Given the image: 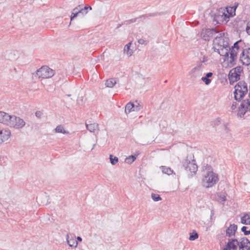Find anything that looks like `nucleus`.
<instances>
[{
	"mask_svg": "<svg viewBox=\"0 0 250 250\" xmlns=\"http://www.w3.org/2000/svg\"><path fill=\"white\" fill-rule=\"evenodd\" d=\"M42 112L41 111H37L35 113L36 116L38 118H40L42 116Z\"/></svg>",
	"mask_w": 250,
	"mask_h": 250,
	"instance_id": "42",
	"label": "nucleus"
},
{
	"mask_svg": "<svg viewBox=\"0 0 250 250\" xmlns=\"http://www.w3.org/2000/svg\"><path fill=\"white\" fill-rule=\"evenodd\" d=\"M229 39L225 37V34L224 33H220L219 36H217L214 41V42L218 44V45L220 46V49L223 51H225V56L226 57L229 56Z\"/></svg>",
	"mask_w": 250,
	"mask_h": 250,
	"instance_id": "4",
	"label": "nucleus"
},
{
	"mask_svg": "<svg viewBox=\"0 0 250 250\" xmlns=\"http://www.w3.org/2000/svg\"><path fill=\"white\" fill-rule=\"evenodd\" d=\"M109 159H110V163L112 165H115L118 162V158L116 156L114 157L111 154H110L109 155Z\"/></svg>",
	"mask_w": 250,
	"mask_h": 250,
	"instance_id": "31",
	"label": "nucleus"
},
{
	"mask_svg": "<svg viewBox=\"0 0 250 250\" xmlns=\"http://www.w3.org/2000/svg\"><path fill=\"white\" fill-rule=\"evenodd\" d=\"M116 83V80L114 78H112L106 80L105 85L107 87H113Z\"/></svg>",
	"mask_w": 250,
	"mask_h": 250,
	"instance_id": "24",
	"label": "nucleus"
},
{
	"mask_svg": "<svg viewBox=\"0 0 250 250\" xmlns=\"http://www.w3.org/2000/svg\"><path fill=\"white\" fill-rule=\"evenodd\" d=\"M240 74L236 72L230 71L229 74V83L232 84L234 82H237L240 79Z\"/></svg>",
	"mask_w": 250,
	"mask_h": 250,
	"instance_id": "16",
	"label": "nucleus"
},
{
	"mask_svg": "<svg viewBox=\"0 0 250 250\" xmlns=\"http://www.w3.org/2000/svg\"><path fill=\"white\" fill-rule=\"evenodd\" d=\"M201 80L204 82L206 85H208L211 82V80L207 77V76L203 77Z\"/></svg>",
	"mask_w": 250,
	"mask_h": 250,
	"instance_id": "37",
	"label": "nucleus"
},
{
	"mask_svg": "<svg viewBox=\"0 0 250 250\" xmlns=\"http://www.w3.org/2000/svg\"><path fill=\"white\" fill-rule=\"evenodd\" d=\"M218 32V30L215 28L203 29L201 33V37L204 40L208 41Z\"/></svg>",
	"mask_w": 250,
	"mask_h": 250,
	"instance_id": "9",
	"label": "nucleus"
},
{
	"mask_svg": "<svg viewBox=\"0 0 250 250\" xmlns=\"http://www.w3.org/2000/svg\"><path fill=\"white\" fill-rule=\"evenodd\" d=\"M77 240L79 241H82V238L80 237V236H78L77 237Z\"/></svg>",
	"mask_w": 250,
	"mask_h": 250,
	"instance_id": "52",
	"label": "nucleus"
},
{
	"mask_svg": "<svg viewBox=\"0 0 250 250\" xmlns=\"http://www.w3.org/2000/svg\"><path fill=\"white\" fill-rule=\"evenodd\" d=\"M25 125V122L23 119L20 117L13 116L9 126L16 128H21Z\"/></svg>",
	"mask_w": 250,
	"mask_h": 250,
	"instance_id": "10",
	"label": "nucleus"
},
{
	"mask_svg": "<svg viewBox=\"0 0 250 250\" xmlns=\"http://www.w3.org/2000/svg\"><path fill=\"white\" fill-rule=\"evenodd\" d=\"M151 198L155 202L159 201L162 200L160 195L152 193L151 195Z\"/></svg>",
	"mask_w": 250,
	"mask_h": 250,
	"instance_id": "34",
	"label": "nucleus"
},
{
	"mask_svg": "<svg viewBox=\"0 0 250 250\" xmlns=\"http://www.w3.org/2000/svg\"><path fill=\"white\" fill-rule=\"evenodd\" d=\"M78 8L75 7L73 9L72 14L70 17L71 21L73 20L74 18H75L77 16L80 15V11L78 10Z\"/></svg>",
	"mask_w": 250,
	"mask_h": 250,
	"instance_id": "28",
	"label": "nucleus"
},
{
	"mask_svg": "<svg viewBox=\"0 0 250 250\" xmlns=\"http://www.w3.org/2000/svg\"><path fill=\"white\" fill-rule=\"evenodd\" d=\"M77 103L78 104H82L83 103V99L79 98L77 100Z\"/></svg>",
	"mask_w": 250,
	"mask_h": 250,
	"instance_id": "48",
	"label": "nucleus"
},
{
	"mask_svg": "<svg viewBox=\"0 0 250 250\" xmlns=\"http://www.w3.org/2000/svg\"><path fill=\"white\" fill-rule=\"evenodd\" d=\"M11 135L9 130H0V144L7 141Z\"/></svg>",
	"mask_w": 250,
	"mask_h": 250,
	"instance_id": "15",
	"label": "nucleus"
},
{
	"mask_svg": "<svg viewBox=\"0 0 250 250\" xmlns=\"http://www.w3.org/2000/svg\"><path fill=\"white\" fill-rule=\"evenodd\" d=\"M131 44V42H129L126 44L124 47V52H126L129 56H131L133 53L132 51L130 48Z\"/></svg>",
	"mask_w": 250,
	"mask_h": 250,
	"instance_id": "26",
	"label": "nucleus"
},
{
	"mask_svg": "<svg viewBox=\"0 0 250 250\" xmlns=\"http://www.w3.org/2000/svg\"><path fill=\"white\" fill-rule=\"evenodd\" d=\"M143 108V105L139 103L137 101L134 104V111H138Z\"/></svg>",
	"mask_w": 250,
	"mask_h": 250,
	"instance_id": "32",
	"label": "nucleus"
},
{
	"mask_svg": "<svg viewBox=\"0 0 250 250\" xmlns=\"http://www.w3.org/2000/svg\"><path fill=\"white\" fill-rule=\"evenodd\" d=\"M77 8L78 9V10L80 11V14L82 15V16L86 15L88 12L86 8L84 7L83 8V6L81 5H78L77 6Z\"/></svg>",
	"mask_w": 250,
	"mask_h": 250,
	"instance_id": "27",
	"label": "nucleus"
},
{
	"mask_svg": "<svg viewBox=\"0 0 250 250\" xmlns=\"http://www.w3.org/2000/svg\"><path fill=\"white\" fill-rule=\"evenodd\" d=\"M157 14L156 13H153V14H146V15H142L140 17V18H147L148 17H150V16H156Z\"/></svg>",
	"mask_w": 250,
	"mask_h": 250,
	"instance_id": "40",
	"label": "nucleus"
},
{
	"mask_svg": "<svg viewBox=\"0 0 250 250\" xmlns=\"http://www.w3.org/2000/svg\"><path fill=\"white\" fill-rule=\"evenodd\" d=\"M247 111L250 112V99L244 100L241 103L237 111V116L242 118Z\"/></svg>",
	"mask_w": 250,
	"mask_h": 250,
	"instance_id": "7",
	"label": "nucleus"
},
{
	"mask_svg": "<svg viewBox=\"0 0 250 250\" xmlns=\"http://www.w3.org/2000/svg\"><path fill=\"white\" fill-rule=\"evenodd\" d=\"M55 131L56 132L61 133L64 134H69V132L68 131L65 130L64 129V127L62 125H59L57 126V127L55 129Z\"/></svg>",
	"mask_w": 250,
	"mask_h": 250,
	"instance_id": "23",
	"label": "nucleus"
},
{
	"mask_svg": "<svg viewBox=\"0 0 250 250\" xmlns=\"http://www.w3.org/2000/svg\"><path fill=\"white\" fill-rule=\"evenodd\" d=\"M136 159V157L135 155H130L125 159V162L127 164H131Z\"/></svg>",
	"mask_w": 250,
	"mask_h": 250,
	"instance_id": "29",
	"label": "nucleus"
},
{
	"mask_svg": "<svg viewBox=\"0 0 250 250\" xmlns=\"http://www.w3.org/2000/svg\"><path fill=\"white\" fill-rule=\"evenodd\" d=\"M230 71H233V72H236L240 75L241 72L243 71V68L241 66H237L231 69Z\"/></svg>",
	"mask_w": 250,
	"mask_h": 250,
	"instance_id": "36",
	"label": "nucleus"
},
{
	"mask_svg": "<svg viewBox=\"0 0 250 250\" xmlns=\"http://www.w3.org/2000/svg\"><path fill=\"white\" fill-rule=\"evenodd\" d=\"M218 175L212 171L208 172L203 179L204 186L207 188L212 187L218 181Z\"/></svg>",
	"mask_w": 250,
	"mask_h": 250,
	"instance_id": "5",
	"label": "nucleus"
},
{
	"mask_svg": "<svg viewBox=\"0 0 250 250\" xmlns=\"http://www.w3.org/2000/svg\"><path fill=\"white\" fill-rule=\"evenodd\" d=\"M218 50H220V51H219V52H219V54H220L221 56H224L225 58H227V57H228H228H226V56H225V51H222L220 49V48L218 49Z\"/></svg>",
	"mask_w": 250,
	"mask_h": 250,
	"instance_id": "47",
	"label": "nucleus"
},
{
	"mask_svg": "<svg viewBox=\"0 0 250 250\" xmlns=\"http://www.w3.org/2000/svg\"><path fill=\"white\" fill-rule=\"evenodd\" d=\"M134 103L129 102L125 106V111L126 113L134 111Z\"/></svg>",
	"mask_w": 250,
	"mask_h": 250,
	"instance_id": "25",
	"label": "nucleus"
},
{
	"mask_svg": "<svg viewBox=\"0 0 250 250\" xmlns=\"http://www.w3.org/2000/svg\"><path fill=\"white\" fill-rule=\"evenodd\" d=\"M241 223L245 225H250V213L245 214L241 218Z\"/></svg>",
	"mask_w": 250,
	"mask_h": 250,
	"instance_id": "20",
	"label": "nucleus"
},
{
	"mask_svg": "<svg viewBox=\"0 0 250 250\" xmlns=\"http://www.w3.org/2000/svg\"><path fill=\"white\" fill-rule=\"evenodd\" d=\"M214 125H218L220 123V120L219 119H216V120L213 121Z\"/></svg>",
	"mask_w": 250,
	"mask_h": 250,
	"instance_id": "46",
	"label": "nucleus"
},
{
	"mask_svg": "<svg viewBox=\"0 0 250 250\" xmlns=\"http://www.w3.org/2000/svg\"><path fill=\"white\" fill-rule=\"evenodd\" d=\"M54 74V71L47 66H43L36 71V75L39 77L43 79L51 78Z\"/></svg>",
	"mask_w": 250,
	"mask_h": 250,
	"instance_id": "6",
	"label": "nucleus"
},
{
	"mask_svg": "<svg viewBox=\"0 0 250 250\" xmlns=\"http://www.w3.org/2000/svg\"><path fill=\"white\" fill-rule=\"evenodd\" d=\"M12 116L4 112L0 111V123L9 126Z\"/></svg>",
	"mask_w": 250,
	"mask_h": 250,
	"instance_id": "12",
	"label": "nucleus"
},
{
	"mask_svg": "<svg viewBox=\"0 0 250 250\" xmlns=\"http://www.w3.org/2000/svg\"><path fill=\"white\" fill-rule=\"evenodd\" d=\"M236 60V57L234 55H230L229 62L232 65H233L235 64V62Z\"/></svg>",
	"mask_w": 250,
	"mask_h": 250,
	"instance_id": "38",
	"label": "nucleus"
},
{
	"mask_svg": "<svg viewBox=\"0 0 250 250\" xmlns=\"http://www.w3.org/2000/svg\"><path fill=\"white\" fill-rule=\"evenodd\" d=\"M240 61L243 65L250 64V48L244 49L240 54Z\"/></svg>",
	"mask_w": 250,
	"mask_h": 250,
	"instance_id": "11",
	"label": "nucleus"
},
{
	"mask_svg": "<svg viewBox=\"0 0 250 250\" xmlns=\"http://www.w3.org/2000/svg\"><path fill=\"white\" fill-rule=\"evenodd\" d=\"M208 60V58L207 57L204 56L203 58V60L202 61V62H207V61Z\"/></svg>",
	"mask_w": 250,
	"mask_h": 250,
	"instance_id": "50",
	"label": "nucleus"
},
{
	"mask_svg": "<svg viewBox=\"0 0 250 250\" xmlns=\"http://www.w3.org/2000/svg\"><path fill=\"white\" fill-rule=\"evenodd\" d=\"M247 229H248V227H246V226H243L241 228V231H242V232H243L244 233L245 235H248L250 234V232L248 231V230H247Z\"/></svg>",
	"mask_w": 250,
	"mask_h": 250,
	"instance_id": "39",
	"label": "nucleus"
},
{
	"mask_svg": "<svg viewBox=\"0 0 250 250\" xmlns=\"http://www.w3.org/2000/svg\"><path fill=\"white\" fill-rule=\"evenodd\" d=\"M240 240L238 241L235 238H229L228 241L222 248L221 250H237L239 248Z\"/></svg>",
	"mask_w": 250,
	"mask_h": 250,
	"instance_id": "8",
	"label": "nucleus"
},
{
	"mask_svg": "<svg viewBox=\"0 0 250 250\" xmlns=\"http://www.w3.org/2000/svg\"><path fill=\"white\" fill-rule=\"evenodd\" d=\"M138 42L139 44H144L147 43V42L142 39H139L138 40Z\"/></svg>",
	"mask_w": 250,
	"mask_h": 250,
	"instance_id": "44",
	"label": "nucleus"
},
{
	"mask_svg": "<svg viewBox=\"0 0 250 250\" xmlns=\"http://www.w3.org/2000/svg\"><path fill=\"white\" fill-rule=\"evenodd\" d=\"M66 241L69 247L76 248L78 245L77 241L74 239V237L70 234L66 236Z\"/></svg>",
	"mask_w": 250,
	"mask_h": 250,
	"instance_id": "17",
	"label": "nucleus"
},
{
	"mask_svg": "<svg viewBox=\"0 0 250 250\" xmlns=\"http://www.w3.org/2000/svg\"><path fill=\"white\" fill-rule=\"evenodd\" d=\"M249 99H250V95L249 94Z\"/></svg>",
	"mask_w": 250,
	"mask_h": 250,
	"instance_id": "55",
	"label": "nucleus"
},
{
	"mask_svg": "<svg viewBox=\"0 0 250 250\" xmlns=\"http://www.w3.org/2000/svg\"><path fill=\"white\" fill-rule=\"evenodd\" d=\"M183 167L186 171L191 173L192 176L196 174L198 166L193 154L190 153L188 155L186 159L183 162Z\"/></svg>",
	"mask_w": 250,
	"mask_h": 250,
	"instance_id": "1",
	"label": "nucleus"
},
{
	"mask_svg": "<svg viewBox=\"0 0 250 250\" xmlns=\"http://www.w3.org/2000/svg\"><path fill=\"white\" fill-rule=\"evenodd\" d=\"M237 104L236 102H233L231 106V109L233 110L236 109Z\"/></svg>",
	"mask_w": 250,
	"mask_h": 250,
	"instance_id": "45",
	"label": "nucleus"
},
{
	"mask_svg": "<svg viewBox=\"0 0 250 250\" xmlns=\"http://www.w3.org/2000/svg\"><path fill=\"white\" fill-rule=\"evenodd\" d=\"M231 48L239 50V46L238 45V42H235Z\"/></svg>",
	"mask_w": 250,
	"mask_h": 250,
	"instance_id": "43",
	"label": "nucleus"
},
{
	"mask_svg": "<svg viewBox=\"0 0 250 250\" xmlns=\"http://www.w3.org/2000/svg\"><path fill=\"white\" fill-rule=\"evenodd\" d=\"M234 99L240 102L248 92L247 83L243 81L239 82L234 87Z\"/></svg>",
	"mask_w": 250,
	"mask_h": 250,
	"instance_id": "2",
	"label": "nucleus"
},
{
	"mask_svg": "<svg viewBox=\"0 0 250 250\" xmlns=\"http://www.w3.org/2000/svg\"><path fill=\"white\" fill-rule=\"evenodd\" d=\"M84 7L86 8L87 11H88V10H91L92 9V7L90 6H85Z\"/></svg>",
	"mask_w": 250,
	"mask_h": 250,
	"instance_id": "51",
	"label": "nucleus"
},
{
	"mask_svg": "<svg viewBox=\"0 0 250 250\" xmlns=\"http://www.w3.org/2000/svg\"><path fill=\"white\" fill-rule=\"evenodd\" d=\"M210 16L212 18L213 21L216 24H221L224 22H227L229 21L228 14L225 12L224 8H220L214 11H211Z\"/></svg>",
	"mask_w": 250,
	"mask_h": 250,
	"instance_id": "3",
	"label": "nucleus"
},
{
	"mask_svg": "<svg viewBox=\"0 0 250 250\" xmlns=\"http://www.w3.org/2000/svg\"><path fill=\"white\" fill-rule=\"evenodd\" d=\"M237 229V226L234 224H230L229 226L227 228L226 230V236L231 237L234 236Z\"/></svg>",
	"mask_w": 250,
	"mask_h": 250,
	"instance_id": "14",
	"label": "nucleus"
},
{
	"mask_svg": "<svg viewBox=\"0 0 250 250\" xmlns=\"http://www.w3.org/2000/svg\"><path fill=\"white\" fill-rule=\"evenodd\" d=\"M226 200V196L224 194H221L218 196V201L220 203L224 204Z\"/></svg>",
	"mask_w": 250,
	"mask_h": 250,
	"instance_id": "33",
	"label": "nucleus"
},
{
	"mask_svg": "<svg viewBox=\"0 0 250 250\" xmlns=\"http://www.w3.org/2000/svg\"><path fill=\"white\" fill-rule=\"evenodd\" d=\"M198 238V234L195 231L190 233L189 240L191 241L195 240Z\"/></svg>",
	"mask_w": 250,
	"mask_h": 250,
	"instance_id": "30",
	"label": "nucleus"
},
{
	"mask_svg": "<svg viewBox=\"0 0 250 250\" xmlns=\"http://www.w3.org/2000/svg\"><path fill=\"white\" fill-rule=\"evenodd\" d=\"M236 7H230V9L228 8H226L227 10V12L228 14V16L229 17V20L230 17H232L235 15V10Z\"/></svg>",
	"mask_w": 250,
	"mask_h": 250,
	"instance_id": "22",
	"label": "nucleus"
},
{
	"mask_svg": "<svg viewBox=\"0 0 250 250\" xmlns=\"http://www.w3.org/2000/svg\"><path fill=\"white\" fill-rule=\"evenodd\" d=\"M136 19H131L130 20V22H134L136 21Z\"/></svg>",
	"mask_w": 250,
	"mask_h": 250,
	"instance_id": "53",
	"label": "nucleus"
},
{
	"mask_svg": "<svg viewBox=\"0 0 250 250\" xmlns=\"http://www.w3.org/2000/svg\"><path fill=\"white\" fill-rule=\"evenodd\" d=\"M246 30L247 33L250 35V21L247 23Z\"/></svg>",
	"mask_w": 250,
	"mask_h": 250,
	"instance_id": "41",
	"label": "nucleus"
},
{
	"mask_svg": "<svg viewBox=\"0 0 250 250\" xmlns=\"http://www.w3.org/2000/svg\"><path fill=\"white\" fill-rule=\"evenodd\" d=\"M203 68V64L202 62H200L198 65H197L196 66L194 67L191 71V73L193 74V76H194V73L195 72H197L199 76L201 75V70H202Z\"/></svg>",
	"mask_w": 250,
	"mask_h": 250,
	"instance_id": "19",
	"label": "nucleus"
},
{
	"mask_svg": "<svg viewBox=\"0 0 250 250\" xmlns=\"http://www.w3.org/2000/svg\"><path fill=\"white\" fill-rule=\"evenodd\" d=\"M160 169L163 173L167 174L168 175H171L174 173V171L172 169H171L170 167H167L166 166H161L160 167Z\"/></svg>",
	"mask_w": 250,
	"mask_h": 250,
	"instance_id": "21",
	"label": "nucleus"
},
{
	"mask_svg": "<svg viewBox=\"0 0 250 250\" xmlns=\"http://www.w3.org/2000/svg\"><path fill=\"white\" fill-rule=\"evenodd\" d=\"M85 125L87 129L90 132H94L98 129L99 125L97 123H90V122H88V123H85Z\"/></svg>",
	"mask_w": 250,
	"mask_h": 250,
	"instance_id": "18",
	"label": "nucleus"
},
{
	"mask_svg": "<svg viewBox=\"0 0 250 250\" xmlns=\"http://www.w3.org/2000/svg\"><path fill=\"white\" fill-rule=\"evenodd\" d=\"M229 54L235 56L237 57V54L238 53V49H234L232 48H229Z\"/></svg>",
	"mask_w": 250,
	"mask_h": 250,
	"instance_id": "35",
	"label": "nucleus"
},
{
	"mask_svg": "<svg viewBox=\"0 0 250 250\" xmlns=\"http://www.w3.org/2000/svg\"><path fill=\"white\" fill-rule=\"evenodd\" d=\"M213 75V73L212 72L207 73L206 75V76L209 79V78L211 77Z\"/></svg>",
	"mask_w": 250,
	"mask_h": 250,
	"instance_id": "49",
	"label": "nucleus"
},
{
	"mask_svg": "<svg viewBox=\"0 0 250 250\" xmlns=\"http://www.w3.org/2000/svg\"><path fill=\"white\" fill-rule=\"evenodd\" d=\"M240 243L239 250H250V242L248 238H241Z\"/></svg>",
	"mask_w": 250,
	"mask_h": 250,
	"instance_id": "13",
	"label": "nucleus"
},
{
	"mask_svg": "<svg viewBox=\"0 0 250 250\" xmlns=\"http://www.w3.org/2000/svg\"><path fill=\"white\" fill-rule=\"evenodd\" d=\"M68 97H70V96H71V95H70V94H69V95H68Z\"/></svg>",
	"mask_w": 250,
	"mask_h": 250,
	"instance_id": "54",
	"label": "nucleus"
}]
</instances>
